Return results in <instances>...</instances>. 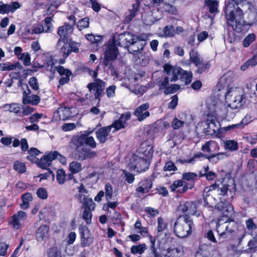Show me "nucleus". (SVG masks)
I'll return each mask as SVG.
<instances>
[{"label":"nucleus","mask_w":257,"mask_h":257,"mask_svg":"<svg viewBox=\"0 0 257 257\" xmlns=\"http://www.w3.org/2000/svg\"><path fill=\"white\" fill-rule=\"evenodd\" d=\"M180 88V86L178 84H172L168 87H166L164 90V94L168 95L176 92Z\"/></svg>","instance_id":"obj_63"},{"label":"nucleus","mask_w":257,"mask_h":257,"mask_svg":"<svg viewBox=\"0 0 257 257\" xmlns=\"http://www.w3.org/2000/svg\"><path fill=\"white\" fill-rule=\"evenodd\" d=\"M158 221V226H157V230H158V236L159 235V233L165 230H166L167 228V223L165 222L163 218L161 217H159L157 219Z\"/></svg>","instance_id":"obj_52"},{"label":"nucleus","mask_w":257,"mask_h":257,"mask_svg":"<svg viewBox=\"0 0 257 257\" xmlns=\"http://www.w3.org/2000/svg\"><path fill=\"white\" fill-rule=\"evenodd\" d=\"M252 239H250L247 243L248 248L245 250L246 253H254L257 248V235H253Z\"/></svg>","instance_id":"obj_34"},{"label":"nucleus","mask_w":257,"mask_h":257,"mask_svg":"<svg viewBox=\"0 0 257 257\" xmlns=\"http://www.w3.org/2000/svg\"><path fill=\"white\" fill-rule=\"evenodd\" d=\"M140 5L138 4H133L132 5V9L128 10V12L125 14L124 22L126 23H130L132 19L137 15L139 10Z\"/></svg>","instance_id":"obj_28"},{"label":"nucleus","mask_w":257,"mask_h":257,"mask_svg":"<svg viewBox=\"0 0 257 257\" xmlns=\"http://www.w3.org/2000/svg\"><path fill=\"white\" fill-rule=\"evenodd\" d=\"M153 147L148 141L142 143L138 150V156L151 159L153 156Z\"/></svg>","instance_id":"obj_15"},{"label":"nucleus","mask_w":257,"mask_h":257,"mask_svg":"<svg viewBox=\"0 0 257 257\" xmlns=\"http://www.w3.org/2000/svg\"><path fill=\"white\" fill-rule=\"evenodd\" d=\"M84 145L91 148H95L96 143L92 137L84 134L74 135L71 138L68 148L74 149L71 154L74 159L83 161L97 156L95 151L84 147Z\"/></svg>","instance_id":"obj_1"},{"label":"nucleus","mask_w":257,"mask_h":257,"mask_svg":"<svg viewBox=\"0 0 257 257\" xmlns=\"http://www.w3.org/2000/svg\"><path fill=\"white\" fill-rule=\"evenodd\" d=\"M14 169L20 174H23L26 171L25 164L19 161H16L14 164Z\"/></svg>","instance_id":"obj_48"},{"label":"nucleus","mask_w":257,"mask_h":257,"mask_svg":"<svg viewBox=\"0 0 257 257\" xmlns=\"http://www.w3.org/2000/svg\"><path fill=\"white\" fill-rule=\"evenodd\" d=\"M189 56L190 60L196 66H198V65L200 64V62H202L199 56L198 52L194 49L191 50L189 53Z\"/></svg>","instance_id":"obj_43"},{"label":"nucleus","mask_w":257,"mask_h":257,"mask_svg":"<svg viewBox=\"0 0 257 257\" xmlns=\"http://www.w3.org/2000/svg\"><path fill=\"white\" fill-rule=\"evenodd\" d=\"M110 131L111 126H110L102 127L96 131V138L100 143L103 144L107 141V136Z\"/></svg>","instance_id":"obj_22"},{"label":"nucleus","mask_w":257,"mask_h":257,"mask_svg":"<svg viewBox=\"0 0 257 257\" xmlns=\"http://www.w3.org/2000/svg\"><path fill=\"white\" fill-rule=\"evenodd\" d=\"M52 154V152H50L42 157L40 160L38 159L37 163L40 168L47 169L51 165V162L53 160L52 157L50 155Z\"/></svg>","instance_id":"obj_26"},{"label":"nucleus","mask_w":257,"mask_h":257,"mask_svg":"<svg viewBox=\"0 0 257 257\" xmlns=\"http://www.w3.org/2000/svg\"><path fill=\"white\" fill-rule=\"evenodd\" d=\"M224 148L225 150L230 151H236L238 149V144L234 140H226L224 142Z\"/></svg>","instance_id":"obj_44"},{"label":"nucleus","mask_w":257,"mask_h":257,"mask_svg":"<svg viewBox=\"0 0 257 257\" xmlns=\"http://www.w3.org/2000/svg\"><path fill=\"white\" fill-rule=\"evenodd\" d=\"M153 180L151 178H144L138 184L136 191L141 194H146L150 191L153 187Z\"/></svg>","instance_id":"obj_16"},{"label":"nucleus","mask_w":257,"mask_h":257,"mask_svg":"<svg viewBox=\"0 0 257 257\" xmlns=\"http://www.w3.org/2000/svg\"><path fill=\"white\" fill-rule=\"evenodd\" d=\"M92 209H84L82 213V218L85 221L86 223L89 224L91 222Z\"/></svg>","instance_id":"obj_55"},{"label":"nucleus","mask_w":257,"mask_h":257,"mask_svg":"<svg viewBox=\"0 0 257 257\" xmlns=\"http://www.w3.org/2000/svg\"><path fill=\"white\" fill-rule=\"evenodd\" d=\"M225 99L230 100L228 106L232 109L240 108L244 105L246 101V96L242 90L237 88H228L226 94Z\"/></svg>","instance_id":"obj_4"},{"label":"nucleus","mask_w":257,"mask_h":257,"mask_svg":"<svg viewBox=\"0 0 257 257\" xmlns=\"http://www.w3.org/2000/svg\"><path fill=\"white\" fill-rule=\"evenodd\" d=\"M205 3L209 8V12L210 13L217 12L218 2L217 1L207 0Z\"/></svg>","instance_id":"obj_47"},{"label":"nucleus","mask_w":257,"mask_h":257,"mask_svg":"<svg viewBox=\"0 0 257 257\" xmlns=\"http://www.w3.org/2000/svg\"><path fill=\"white\" fill-rule=\"evenodd\" d=\"M48 257H62L61 252L56 247H51L47 251Z\"/></svg>","instance_id":"obj_60"},{"label":"nucleus","mask_w":257,"mask_h":257,"mask_svg":"<svg viewBox=\"0 0 257 257\" xmlns=\"http://www.w3.org/2000/svg\"><path fill=\"white\" fill-rule=\"evenodd\" d=\"M178 75H180V79L185 81L186 85L189 84L192 81V74L191 72H188L179 68Z\"/></svg>","instance_id":"obj_33"},{"label":"nucleus","mask_w":257,"mask_h":257,"mask_svg":"<svg viewBox=\"0 0 257 257\" xmlns=\"http://www.w3.org/2000/svg\"><path fill=\"white\" fill-rule=\"evenodd\" d=\"M75 196L79 202L82 203V207L84 208V209L94 210L95 203L91 198L83 194H77Z\"/></svg>","instance_id":"obj_20"},{"label":"nucleus","mask_w":257,"mask_h":257,"mask_svg":"<svg viewBox=\"0 0 257 257\" xmlns=\"http://www.w3.org/2000/svg\"><path fill=\"white\" fill-rule=\"evenodd\" d=\"M67 43H68L70 49L71 50V53L72 52L75 53L79 52V47L80 46L79 43L74 42L72 41L71 39H69Z\"/></svg>","instance_id":"obj_64"},{"label":"nucleus","mask_w":257,"mask_h":257,"mask_svg":"<svg viewBox=\"0 0 257 257\" xmlns=\"http://www.w3.org/2000/svg\"><path fill=\"white\" fill-rule=\"evenodd\" d=\"M112 193V186L109 183H106L105 185V197L106 201H108L111 199Z\"/></svg>","instance_id":"obj_58"},{"label":"nucleus","mask_w":257,"mask_h":257,"mask_svg":"<svg viewBox=\"0 0 257 257\" xmlns=\"http://www.w3.org/2000/svg\"><path fill=\"white\" fill-rule=\"evenodd\" d=\"M86 39L93 44H97L102 41V37L101 36H94L92 34H88L85 35Z\"/></svg>","instance_id":"obj_53"},{"label":"nucleus","mask_w":257,"mask_h":257,"mask_svg":"<svg viewBox=\"0 0 257 257\" xmlns=\"http://www.w3.org/2000/svg\"><path fill=\"white\" fill-rule=\"evenodd\" d=\"M235 74L232 71H228L220 78L219 83L223 87H229L232 84Z\"/></svg>","instance_id":"obj_19"},{"label":"nucleus","mask_w":257,"mask_h":257,"mask_svg":"<svg viewBox=\"0 0 257 257\" xmlns=\"http://www.w3.org/2000/svg\"><path fill=\"white\" fill-rule=\"evenodd\" d=\"M207 127L204 128L206 135H213L218 130L219 122L215 117L208 115L206 120Z\"/></svg>","instance_id":"obj_13"},{"label":"nucleus","mask_w":257,"mask_h":257,"mask_svg":"<svg viewBox=\"0 0 257 257\" xmlns=\"http://www.w3.org/2000/svg\"><path fill=\"white\" fill-rule=\"evenodd\" d=\"M22 65L19 62H17L15 63L7 62L0 64V68L1 70L3 71H9L11 70H16L17 69L20 70L22 69Z\"/></svg>","instance_id":"obj_30"},{"label":"nucleus","mask_w":257,"mask_h":257,"mask_svg":"<svg viewBox=\"0 0 257 257\" xmlns=\"http://www.w3.org/2000/svg\"><path fill=\"white\" fill-rule=\"evenodd\" d=\"M29 84L30 87L35 91L39 89V85L36 77H32L29 79Z\"/></svg>","instance_id":"obj_62"},{"label":"nucleus","mask_w":257,"mask_h":257,"mask_svg":"<svg viewBox=\"0 0 257 257\" xmlns=\"http://www.w3.org/2000/svg\"><path fill=\"white\" fill-rule=\"evenodd\" d=\"M194 224L193 220L187 215H180L174 225V232L178 237L185 238L189 236Z\"/></svg>","instance_id":"obj_3"},{"label":"nucleus","mask_w":257,"mask_h":257,"mask_svg":"<svg viewBox=\"0 0 257 257\" xmlns=\"http://www.w3.org/2000/svg\"><path fill=\"white\" fill-rule=\"evenodd\" d=\"M179 67H174L168 64H165L164 70L168 75H173L170 78L171 82L176 81L178 79V72Z\"/></svg>","instance_id":"obj_25"},{"label":"nucleus","mask_w":257,"mask_h":257,"mask_svg":"<svg viewBox=\"0 0 257 257\" xmlns=\"http://www.w3.org/2000/svg\"><path fill=\"white\" fill-rule=\"evenodd\" d=\"M218 234V244H221L232 237L234 232H226L224 231L217 232Z\"/></svg>","instance_id":"obj_40"},{"label":"nucleus","mask_w":257,"mask_h":257,"mask_svg":"<svg viewBox=\"0 0 257 257\" xmlns=\"http://www.w3.org/2000/svg\"><path fill=\"white\" fill-rule=\"evenodd\" d=\"M178 212H181L185 215H195L196 213L197 207L196 204L191 201H187L181 203L177 208Z\"/></svg>","instance_id":"obj_14"},{"label":"nucleus","mask_w":257,"mask_h":257,"mask_svg":"<svg viewBox=\"0 0 257 257\" xmlns=\"http://www.w3.org/2000/svg\"><path fill=\"white\" fill-rule=\"evenodd\" d=\"M162 36L166 38L173 37L175 36V27L173 25H167L162 30Z\"/></svg>","instance_id":"obj_39"},{"label":"nucleus","mask_w":257,"mask_h":257,"mask_svg":"<svg viewBox=\"0 0 257 257\" xmlns=\"http://www.w3.org/2000/svg\"><path fill=\"white\" fill-rule=\"evenodd\" d=\"M146 44L145 41L135 36L127 49L130 53L136 55L138 52L143 50Z\"/></svg>","instance_id":"obj_12"},{"label":"nucleus","mask_w":257,"mask_h":257,"mask_svg":"<svg viewBox=\"0 0 257 257\" xmlns=\"http://www.w3.org/2000/svg\"><path fill=\"white\" fill-rule=\"evenodd\" d=\"M119 54L117 46L111 41H109L105 47L104 52L103 65L104 67L112 66V62L115 60Z\"/></svg>","instance_id":"obj_5"},{"label":"nucleus","mask_w":257,"mask_h":257,"mask_svg":"<svg viewBox=\"0 0 257 257\" xmlns=\"http://www.w3.org/2000/svg\"><path fill=\"white\" fill-rule=\"evenodd\" d=\"M52 22V18L51 17H47L45 19L44 24L42 25L44 32L50 33L53 30V27Z\"/></svg>","instance_id":"obj_46"},{"label":"nucleus","mask_w":257,"mask_h":257,"mask_svg":"<svg viewBox=\"0 0 257 257\" xmlns=\"http://www.w3.org/2000/svg\"><path fill=\"white\" fill-rule=\"evenodd\" d=\"M255 35L253 33L249 34L243 40L242 45L244 47H248L255 40Z\"/></svg>","instance_id":"obj_51"},{"label":"nucleus","mask_w":257,"mask_h":257,"mask_svg":"<svg viewBox=\"0 0 257 257\" xmlns=\"http://www.w3.org/2000/svg\"><path fill=\"white\" fill-rule=\"evenodd\" d=\"M185 184L182 179L178 180L173 182L172 184L170 186L171 191L172 192L176 191L181 188V187H184Z\"/></svg>","instance_id":"obj_56"},{"label":"nucleus","mask_w":257,"mask_h":257,"mask_svg":"<svg viewBox=\"0 0 257 257\" xmlns=\"http://www.w3.org/2000/svg\"><path fill=\"white\" fill-rule=\"evenodd\" d=\"M42 61L43 64L40 65L39 67L45 68L50 71H55V67H53L54 62L51 57H44Z\"/></svg>","instance_id":"obj_32"},{"label":"nucleus","mask_w":257,"mask_h":257,"mask_svg":"<svg viewBox=\"0 0 257 257\" xmlns=\"http://www.w3.org/2000/svg\"><path fill=\"white\" fill-rule=\"evenodd\" d=\"M177 170V167L175 166L174 163L171 161L166 162L163 168L164 171H176Z\"/></svg>","instance_id":"obj_61"},{"label":"nucleus","mask_w":257,"mask_h":257,"mask_svg":"<svg viewBox=\"0 0 257 257\" xmlns=\"http://www.w3.org/2000/svg\"><path fill=\"white\" fill-rule=\"evenodd\" d=\"M22 203L20 206L22 209H26L29 207V202L33 199L32 195L30 193H26L22 195Z\"/></svg>","instance_id":"obj_37"},{"label":"nucleus","mask_w":257,"mask_h":257,"mask_svg":"<svg viewBox=\"0 0 257 257\" xmlns=\"http://www.w3.org/2000/svg\"><path fill=\"white\" fill-rule=\"evenodd\" d=\"M247 21H245V24L247 26V30L249 27L257 22V13L255 11H250L247 16Z\"/></svg>","instance_id":"obj_42"},{"label":"nucleus","mask_w":257,"mask_h":257,"mask_svg":"<svg viewBox=\"0 0 257 257\" xmlns=\"http://www.w3.org/2000/svg\"><path fill=\"white\" fill-rule=\"evenodd\" d=\"M159 10L163 13H166L174 15H176L178 13V10L174 6L167 3L160 4Z\"/></svg>","instance_id":"obj_27"},{"label":"nucleus","mask_w":257,"mask_h":257,"mask_svg":"<svg viewBox=\"0 0 257 257\" xmlns=\"http://www.w3.org/2000/svg\"><path fill=\"white\" fill-rule=\"evenodd\" d=\"M150 160L146 158L135 156L132 163L134 170H136L138 173L145 171L149 167Z\"/></svg>","instance_id":"obj_11"},{"label":"nucleus","mask_w":257,"mask_h":257,"mask_svg":"<svg viewBox=\"0 0 257 257\" xmlns=\"http://www.w3.org/2000/svg\"><path fill=\"white\" fill-rule=\"evenodd\" d=\"M89 24V19L88 18L86 17L79 20L77 24V28L79 31L88 28Z\"/></svg>","instance_id":"obj_50"},{"label":"nucleus","mask_w":257,"mask_h":257,"mask_svg":"<svg viewBox=\"0 0 257 257\" xmlns=\"http://www.w3.org/2000/svg\"><path fill=\"white\" fill-rule=\"evenodd\" d=\"M87 88L89 91L92 90L95 91L96 90H100L101 89H105V82L99 79L94 80L93 82L89 83L87 85Z\"/></svg>","instance_id":"obj_31"},{"label":"nucleus","mask_w":257,"mask_h":257,"mask_svg":"<svg viewBox=\"0 0 257 257\" xmlns=\"http://www.w3.org/2000/svg\"><path fill=\"white\" fill-rule=\"evenodd\" d=\"M216 208L222 212L223 216L220 218L223 219L224 217H225L227 219L229 220L228 217L230 215V211L233 209L231 206L228 207H224L222 204L218 203L216 206Z\"/></svg>","instance_id":"obj_41"},{"label":"nucleus","mask_w":257,"mask_h":257,"mask_svg":"<svg viewBox=\"0 0 257 257\" xmlns=\"http://www.w3.org/2000/svg\"><path fill=\"white\" fill-rule=\"evenodd\" d=\"M49 227L46 225L40 226L36 232V238L39 241H42L49 238Z\"/></svg>","instance_id":"obj_23"},{"label":"nucleus","mask_w":257,"mask_h":257,"mask_svg":"<svg viewBox=\"0 0 257 257\" xmlns=\"http://www.w3.org/2000/svg\"><path fill=\"white\" fill-rule=\"evenodd\" d=\"M224 220L223 218H219L216 226V232L224 231L226 232H234L237 228V223L232 220L226 219L225 222L221 223Z\"/></svg>","instance_id":"obj_9"},{"label":"nucleus","mask_w":257,"mask_h":257,"mask_svg":"<svg viewBox=\"0 0 257 257\" xmlns=\"http://www.w3.org/2000/svg\"><path fill=\"white\" fill-rule=\"evenodd\" d=\"M18 59L23 61L25 66H29L31 64V58L28 52L22 53L17 56Z\"/></svg>","instance_id":"obj_54"},{"label":"nucleus","mask_w":257,"mask_h":257,"mask_svg":"<svg viewBox=\"0 0 257 257\" xmlns=\"http://www.w3.org/2000/svg\"><path fill=\"white\" fill-rule=\"evenodd\" d=\"M53 160L55 159H58L59 161L62 164H66L67 162V159L65 157L61 155L58 151H55L52 152V154H51Z\"/></svg>","instance_id":"obj_59"},{"label":"nucleus","mask_w":257,"mask_h":257,"mask_svg":"<svg viewBox=\"0 0 257 257\" xmlns=\"http://www.w3.org/2000/svg\"><path fill=\"white\" fill-rule=\"evenodd\" d=\"M209 255L208 247L204 244L199 246L198 251L195 253V257H208Z\"/></svg>","instance_id":"obj_38"},{"label":"nucleus","mask_w":257,"mask_h":257,"mask_svg":"<svg viewBox=\"0 0 257 257\" xmlns=\"http://www.w3.org/2000/svg\"><path fill=\"white\" fill-rule=\"evenodd\" d=\"M147 247L145 243L140 244L137 245H133L131 248V251L133 254H142L147 249Z\"/></svg>","instance_id":"obj_45"},{"label":"nucleus","mask_w":257,"mask_h":257,"mask_svg":"<svg viewBox=\"0 0 257 257\" xmlns=\"http://www.w3.org/2000/svg\"><path fill=\"white\" fill-rule=\"evenodd\" d=\"M183 250L182 248L175 247L174 248H168L167 250V253L165 254L166 257H180L183 254Z\"/></svg>","instance_id":"obj_35"},{"label":"nucleus","mask_w":257,"mask_h":257,"mask_svg":"<svg viewBox=\"0 0 257 257\" xmlns=\"http://www.w3.org/2000/svg\"><path fill=\"white\" fill-rule=\"evenodd\" d=\"M148 103H144L139 107L134 112V114L137 116L139 121H142L150 116V112L147 110L149 108Z\"/></svg>","instance_id":"obj_17"},{"label":"nucleus","mask_w":257,"mask_h":257,"mask_svg":"<svg viewBox=\"0 0 257 257\" xmlns=\"http://www.w3.org/2000/svg\"><path fill=\"white\" fill-rule=\"evenodd\" d=\"M27 218V215L24 211H19L9 219V223L12 224L14 228L18 229L21 226L19 220H25Z\"/></svg>","instance_id":"obj_18"},{"label":"nucleus","mask_w":257,"mask_h":257,"mask_svg":"<svg viewBox=\"0 0 257 257\" xmlns=\"http://www.w3.org/2000/svg\"><path fill=\"white\" fill-rule=\"evenodd\" d=\"M134 36L133 34L125 32L113 36L111 41L116 46L123 47L127 49Z\"/></svg>","instance_id":"obj_8"},{"label":"nucleus","mask_w":257,"mask_h":257,"mask_svg":"<svg viewBox=\"0 0 257 257\" xmlns=\"http://www.w3.org/2000/svg\"><path fill=\"white\" fill-rule=\"evenodd\" d=\"M246 228L249 231L250 235H257V225L254 222L252 218H249L245 221Z\"/></svg>","instance_id":"obj_36"},{"label":"nucleus","mask_w":257,"mask_h":257,"mask_svg":"<svg viewBox=\"0 0 257 257\" xmlns=\"http://www.w3.org/2000/svg\"><path fill=\"white\" fill-rule=\"evenodd\" d=\"M69 169L72 173H77L82 169V165L77 161H73L69 165Z\"/></svg>","instance_id":"obj_49"},{"label":"nucleus","mask_w":257,"mask_h":257,"mask_svg":"<svg viewBox=\"0 0 257 257\" xmlns=\"http://www.w3.org/2000/svg\"><path fill=\"white\" fill-rule=\"evenodd\" d=\"M56 179L59 184H64L66 180V174L63 169H59L57 171Z\"/></svg>","instance_id":"obj_57"},{"label":"nucleus","mask_w":257,"mask_h":257,"mask_svg":"<svg viewBox=\"0 0 257 257\" xmlns=\"http://www.w3.org/2000/svg\"><path fill=\"white\" fill-rule=\"evenodd\" d=\"M40 97L37 95L32 94L28 96L25 92H23L22 102L25 105L30 104L36 105L40 102Z\"/></svg>","instance_id":"obj_24"},{"label":"nucleus","mask_w":257,"mask_h":257,"mask_svg":"<svg viewBox=\"0 0 257 257\" xmlns=\"http://www.w3.org/2000/svg\"><path fill=\"white\" fill-rule=\"evenodd\" d=\"M21 7L17 2L11 3L10 5L5 4L2 2H0V14H8L9 12L14 13L17 9Z\"/></svg>","instance_id":"obj_21"},{"label":"nucleus","mask_w":257,"mask_h":257,"mask_svg":"<svg viewBox=\"0 0 257 257\" xmlns=\"http://www.w3.org/2000/svg\"><path fill=\"white\" fill-rule=\"evenodd\" d=\"M140 5L138 4H133L132 5V9L128 10V12L125 14L124 22L126 23H130L132 19L137 15L139 10Z\"/></svg>","instance_id":"obj_29"},{"label":"nucleus","mask_w":257,"mask_h":257,"mask_svg":"<svg viewBox=\"0 0 257 257\" xmlns=\"http://www.w3.org/2000/svg\"><path fill=\"white\" fill-rule=\"evenodd\" d=\"M74 29L68 22L64 23L63 26L58 28L57 34L60 38L56 45L57 47L60 46L61 43H67L69 36L73 33Z\"/></svg>","instance_id":"obj_7"},{"label":"nucleus","mask_w":257,"mask_h":257,"mask_svg":"<svg viewBox=\"0 0 257 257\" xmlns=\"http://www.w3.org/2000/svg\"><path fill=\"white\" fill-rule=\"evenodd\" d=\"M198 175L194 172H185L182 175V179L185 184L184 187L177 190V193L183 194L186 192L188 190L193 189L195 186V183L197 180Z\"/></svg>","instance_id":"obj_6"},{"label":"nucleus","mask_w":257,"mask_h":257,"mask_svg":"<svg viewBox=\"0 0 257 257\" xmlns=\"http://www.w3.org/2000/svg\"><path fill=\"white\" fill-rule=\"evenodd\" d=\"M225 13L226 24L237 33H244L247 31V26L243 19L244 13L240 7H234L232 4H225Z\"/></svg>","instance_id":"obj_2"},{"label":"nucleus","mask_w":257,"mask_h":257,"mask_svg":"<svg viewBox=\"0 0 257 257\" xmlns=\"http://www.w3.org/2000/svg\"><path fill=\"white\" fill-rule=\"evenodd\" d=\"M80 235L81 247H85L90 246L93 241V237L90 231L86 226H81L79 227Z\"/></svg>","instance_id":"obj_10"}]
</instances>
